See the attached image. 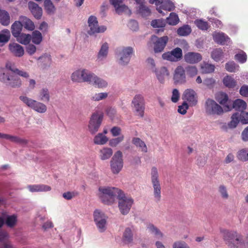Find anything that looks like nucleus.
Returning a JSON list of instances; mask_svg holds the SVG:
<instances>
[{
    "label": "nucleus",
    "mask_w": 248,
    "mask_h": 248,
    "mask_svg": "<svg viewBox=\"0 0 248 248\" xmlns=\"http://www.w3.org/2000/svg\"><path fill=\"white\" fill-rule=\"evenodd\" d=\"M99 198L106 204H111L115 201V197L119 200V208L123 215L127 214L133 203V200L126 197L124 192L118 188L103 187L99 188Z\"/></svg>",
    "instance_id": "obj_1"
},
{
    "label": "nucleus",
    "mask_w": 248,
    "mask_h": 248,
    "mask_svg": "<svg viewBox=\"0 0 248 248\" xmlns=\"http://www.w3.org/2000/svg\"><path fill=\"white\" fill-rule=\"evenodd\" d=\"M151 182L154 189V196L155 201L158 202L161 200V186L159 180L157 169L153 167L151 169Z\"/></svg>",
    "instance_id": "obj_2"
},
{
    "label": "nucleus",
    "mask_w": 248,
    "mask_h": 248,
    "mask_svg": "<svg viewBox=\"0 0 248 248\" xmlns=\"http://www.w3.org/2000/svg\"><path fill=\"white\" fill-rule=\"evenodd\" d=\"M93 74L85 69H78L71 75L72 81L77 82H87L91 83Z\"/></svg>",
    "instance_id": "obj_3"
},
{
    "label": "nucleus",
    "mask_w": 248,
    "mask_h": 248,
    "mask_svg": "<svg viewBox=\"0 0 248 248\" xmlns=\"http://www.w3.org/2000/svg\"><path fill=\"white\" fill-rule=\"evenodd\" d=\"M224 239L228 244H232L234 246L238 247L243 243L242 236L235 231L227 230L221 231Z\"/></svg>",
    "instance_id": "obj_4"
},
{
    "label": "nucleus",
    "mask_w": 248,
    "mask_h": 248,
    "mask_svg": "<svg viewBox=\"0 0 248 248\" xmlns=\"http://www.w3.org/2000/svg\"><path fill=\"white\" fill-rule=\"evenodd\" d=\"M205 111L208 115H221L223 108L213 99L208 98L205 103Z\"/></svg>",
    "instance_id": "obj_5"
},
{
    "label": "nucleus",
    "mask_w": 248,
    "mask_h": 248,
    "mask_svg": "<svg viewBox=\"0 0 248 248\" xmlns=\"http://www.w3.org/2000/svg\"><path fill=\"white\" fill-rule=\"evenodd\" d=\"M131 104L136 114L140 117H143L145 109V100L143 95L141 94L135 95Z\"/></svg>",
    "instance_id": "obj_6"
},
{
    "label": "nucleus",
    "mask_w": 248,
    "mask_h": 248,
    "mask_svg": "<svg viewBox=\"0 0 248 248\" xmlns=\"http://www.w3.org/2000/svg\"><path fill=\"white\" fill-rule=\"evenodd\" d=\"M19 99L29 107L39 113H43L46 111V106L42 103L23 95L20 96Z\"/></svg>",
    "instance_id": "obj_7"
},
{
    "label": "nucleus",
    "mask_w": 248,
    "mask_h": 248,
    "mask_svg": "<svg viewBox=\"0 0 248 248\" xmlns=\"http://www.w3.org/2000/svg\"><path fill=\"white\" fill-rule=\"evenodd\" d=\"M103 118V114L101 112H95L92 115L88 124L89 130L92 134L98 131Z\"/></svg>",
    "instance_id": "obj_8"
},
{
    "label": "nucleus",
    "mask_w": 248,
    "mask_h": 248,
    "mask_svg": "<svg viewBox=\"0 0 248 248\" xmlns=\"http://www.w3.org/2000/svg\"><path fill=\"white\" fill-rule=\"evenodd\" d=\"M151 42L153 45L154 50L155 53L162 52L166 46L169 38L167 36L158 37L155 35H152L151 37Z\"/></svg>",
    "instance_id": "obj_9"
},
{
    "label": "nucleus",
    "mask_w": 248,
    "mask_h": 248,
    "mask_svg": "<svg viewBox=\"0 0 248 248\" xmlns=\"http://www.w3.org/2000/svg\"><path fill=\"white\" fill-rule=\"evenodd\" d=\"M122 153L120 151H117L113 156L110 161L111 170L114 174L118 173L123 167Z\"/></svg>",
    "instance_id": "obj_10"
},
{
    "label": "nucleus",
    "mask_w": 248,
    "mask_h": 248,
    "mask_svg": "<svg viewBox=\"0 0 248 248\" xmlns=\"http://www.w3.org/2000/svg\"><path fill=\"white\" fill-rule=\"evenodd\" d=\"M90 30L88 31V33L90 35H93L94 33L103 32L107 28L104 26H98L97 18L93 16L89 17L88 21Z\"/></svg>",
    "instance_id": "obj_11"
},
{
    "label": "nucleus",
    "mask_w": 248,
    "mask_h": 248,
    "mask_svg": "<svg viewBox=\"0 0 248 248\" xmlns=\"http://www.w3.org/2000/svg\"><path fill=\"white\" fill-rule=\"evenodd\" d=\"M216 100L223 106L225 111H229L232 109V102L229 99L227 94L223 92H219L216 95Z\"/></svg>",
    "instance_id": "obj_12"
},
{
    "label": "nucleus",
    "mask_w": 248,
    "mask_h": 248,
    "mask_svg": "<svg viewBox=\"0 0 248 248\" xmlns=\"http://www.w3.org/2000/svg\"><path fill=\"white\" fill-rule=\"evenodd\" d=\"M94 220L100 232H103L106 229V220L104 214L98 210L94 211Z\"/></svg>",
    "instance_id": "obj_13"
},
{
    "label": "nucleus",
    "mask_w": 248,
    "mask_h": 248,
    "mask_svg": "<svg viewBox=\"0 0 248 248\" xmlns=\"http://www.w3.org/2000/svg\"><path fill=\"white\" fill-rule=\"evenodd\" d=\"M134 52L133 48L131 46L125 47L120 52L119 63L121 65L127 64L130 61L131 55Z\"/></svg>",
    "instance_id": "obj_14"
},
{
    "label": "nucleus",
    "mask_w": 248,
    "mask_h": 248,
    "mask_svg": "<svg viewBox=\"0 0 248 248\" xmlns=\"http://www.w3.org/2000/svg\"><path fill=\"white\" fill-rule=\"evenodd\" d=\"M183 99L187 101L191 106H195L197 103L196 93L192 89H187L185 91Z\"/></svg>",
    "instance_id": "obj_15"
},
{
    "label": "nucleus",
    "mask_w": 248,
    "mask_h": 248,
    "mask_svg": "<svg viewBox=\"0 0 248 248\" xmlns=\"http://www.w3.org/2000/svg\"><path fill=\"white\" fill-rule=\"evenodd\" d=\"M173 79L177 83H183L186 82L185 71L182 66H178L175 69Z\"/></svg>",
    "instance_id": "obj_16"
},
{
    "label": "nucleus",
    "mask_w": 248,
    "mask_h": 248,
    "mask_svg": "<svg viewBox=\"0 0 248 248\" xmlns=\"http://www.w3.org/2000/svg\"><path fill=\"white\" fill-rule=\"evenodd\" d=\"M202 59L201 54L193 52H189L184 55L186 62L190 64H194L200 62Z\"/></svg>",
    "instance_id": "obj_17"
},
{
    "label": "nucleus",
    "mask_w": 248,
    "mask_h": 248,
    "mask_svg": "<svg viewBox=\"0 0 248 248\" xmlns=\"http://www.w3.org/2000/svg\"><path fill=\"white\" fill-rule=\"evenodd\" d=\"M9 49L11 53L16 57H21L24 54V49L22 46L16 43L9 44Z\"/></svg>",
    "instance_id": "obj_18"
},
{
    "label": "nucleus",
    "mask_w": 248,
    "mask_h": 248,
    "mask_svg": "<svg viewBox=\"0 0 248 248\" xmlns=\"http://www.w3.org/2000/svg\"><path fill=\"white\" fill-rule=\"evenodd\" d=\"M28 6L34 17L37 19H40L43 13L42 8L39 7L37 3L32 1L29 2Z\"/></svg>",
    "instance_id": "obj_19"
},
{
    "label": "nucleus",
    "mask_w": 248,
    "mask_h": 248,
    "mask_svg": "<svg viewBox=\"0 0 248 248\" xmlns=\"http://www.w3.org/2000/svg\"><path fill=\"white\" fill-rule=\"evenodd\" d=\"M6 85L12 88H18L22 85V81L17 76L13 74L9 76Z\"/></svg>",
    "instance_id": "obj_20"
},
{
    "label": "nucleus",
    "mask_w": 248,
    "mask_h": 248,
    "mask_svg": "<svg viewBox=\"0 0 248 248\" xmlns=\"http://www.w3.org/2000/svg\"><path fill=\"white\" fill-rule=\"evenodd\" d=\"M124 0H110L111 4L114 7L115 11L118 14H121L126 11L128 7L123 4Z\"/></svg>",
    "instance_id": "obj_21"
},
{
    "label": "nucleus",
    "mask_w": 248,
    "mask_h": 248,
    "mask_svg": "<svg viewBox=\"0 0 248 248\" xmlns=\"http://www.w3.org/2000/svg\"><path fill=\"white\" fill-rule=\"evenodd\" d=\"M213 38L217 43L224 45L230 40V38L223 32L215 33L213 34Z\"/></svg>",
    "instance_id": "obj_22"
},
{
    "label": "nucleus",
    "mask_w": 248,
    "mask_h": 248,
    "mask_svg": "<svg viewBox=\"0 0 248 248\" xmlns=\"http://www.w3.org/2000/svg\"><path fill=\"white\" fill-rule=\"evenodd\" d=\"M27 187L30 191L31 192H46L50 191L51 189L50 186L43 184L29 185Z\"/></svg>",
    "instance_id": "obj_23"
},
{
    "label": "nucleus",
    "mask_w": 248,
    "mask_h": 248,
    "mask_svg": "<svg viewBox=\"0 0 248 248\" xmlns=\"http://www.w3.org/2000/svg\"><path fill=\"white\" fill-rule=\"evenodd\" d=\"M175 7L174 3L170 0H162L161 6L159 8H157L156 9L159 13L164 15V14H163V12L161 9L168 11H171L174 10Z\"/></svg>",
    "instance_id": "obj_24"
},
{
    "label": "nucleus",
    "mask_w": 248,
    "mask_h": 248,
    "mask_svg": "<svg viewBox=\"0 0 248 248\" xmlns=\"http://www.w3.org/2000/svg\"><path fill=\"white\" fill-rule=\"evenodd\" d=\"M19 20L22 24V27L29 31H33L35 26L33 22L29 18L25 16H20Z\"/></svg>",
    "instance_id": "obj_25"
},
{
    "label": "nucleus",
    "mask_w": 248,
    "mask_h": 248,
    "mask_svg": "<svg viewBox=\"0 0 248 248\" xmlns=\"http://www.w3.org/2000/svg\"><path fill=\"white\" fill-rule=\"evenodd\" d=\"M22 26L20 21H16L11 26V32L13 36L17 38L21 33L22 30Z\"/></svg>",
    "instance_id": "obj_26"
},
{
    "label": "nucleus",
    "mask_w": 248,
    "mask_h": 248,
    "mask_svg": "<svg viewBox=\"0 0 248 248\" xmlns=\"http://www.w3.org/2000/svg\"><path fill=\"white\" fill-rule=\"evenodd\" d=\"M151 25L153 28H160V29L155 30V32L158 33L160 31H164V28L166 25V22L162 19H154L151 21Z\"/></svg>",
    "instance_id": "obj_27"
},
{
    "label": "nucleus",
    "mask_w": 248,
    "mask_h": 248,
    "mask_svg": "<svg viewBox=\"0 0 248 248\" xmlns=\"http://www.w3.org/2000/svg\"><path fill=\"white\" fill-rule=\"evenodd\" d=\"M154 72L155 73L157 79L161 83L164 81L165 77L169 75V72L165 67H162L157 70L155 69Z\"/></svg>",
    "instance_id": "obj_28"
},
{
    "label": "nucleus",
    "mask_w": 248,
    "mask_h": 248,
    "mask_svg": "<svg viewBox=\"0 0 248 248\" xmlns=\"http://www.w3.org/2000/svg\"><path fill=\"white\" fill-rule=\"evenodd\" d=\"M137 2L140 4L138 9L139 13L143 17H146L151 14V11L148 7L144 5V2L140 0H137Z\"/></svg>",
    "instance_id": "obj_29"
},
{
    "label": "nucleus",
    "mask_w": 248,
    "mask_h": 248,
    "mask_svg": "<svg viewBox=\"0 0 248 248\" xmlns=\"http://www.w3.org/2000/svg\"><path fill=\"white\" fill-rule=\"evenodd\" d=\"M0 23L4 26H7L10 23V15L5 10H0Z\"/></svg>",
    "instance_id": "obj_30"
},
{
    "label": "nucleus",
    "mask_w": 248,
    "mask_h": 248,
    "mask_svg": "<svg viewBox=\"0 0 248 248\" xmlns=\"http://www.w3.org/2000/svg\"><path fill=\"white\" fill-rule=\"evenodd\" d=\"M113 154L111 148L104 147L99 151V157L101 160H104L109 158Z\"/></svg>",
    "instance_id": "obj_31"
},
{
    "label": "nucleus",
    "mask_w": 248,
    "mask_h": 248,
    "mask_svg": "<svg viewBox=\"0 0 248 248\" xmlns=\"http://www.w3.org/2000/svg\"><path fill=\"white\" fill-rule=\"evenodd\" d=\"M232 108H234L235 110L243 112L247 108L246 103L241 99L235 100L232 104Z\"/></svg>",
    "instance_id": "obj_32"
},
{
    "label": "nucleus",
    "mask_w": 248,
    "mask_h": 248,
    "mask_svg": "<svg viewBox=\"0 0 248 248\" xmlns=\"http://www.w3.org/2000/svg\"><path fill=\"white\" fill-rule=\"evenodd\" d=\"M31 40L35 45L40 44L43 40L42 33L37 30L33 31L31 35Z\"/></svg>",
    "instance_id": "obj_33"
},
{
    "label": "nucleus",
    "mask_w": 248,
    "mask_h": 248,
    "mask_svg": "<svg viewBox=\"0 0 248 248\" xmlns=\"http://www.w3.org/2000/svg\"><path fill=\"white\" fill-rule=\"evenodd\" d=\"M133 233L132 230L129 228H126L123 233V241L125 244H129L133 241Z\"/></svg>",
    "instance_id": "obj_34"
},
{
    "label": "nucleus",
    "mask_w": 248,
    "mask_h": 248,
    "mask_svg": "<svg viewBox=\"0 0 248 248\" xmlns=\"http://www.w3.org/2000/svg\"><path fill=\"white\" fill-rule=\"evenodd\" d=\"M108 138L103 133H98L93 139V142L97 145L105 144L108 141Z\"/></svg>",
    "instance_id": "obj_35"
},
{
    "label": "nucleus",
    "mask_w": 248,
    "mask_h": 248,
    "mask_svg": "<svg viewBox=\"0 0 248 248\" xmlns=\"http://www.w3.org/2000/svg\"><path fill=\"white\" fill-rule=\"evenodd\" d=\"M132 142L136 147H140L142 152L144 153L147 152L148 149L145 143L139 138H133Z\"/></svg>",
    "instance_id": "obj_36"
},
{
    "label": "nucleus",
    "mask_w": 248,
    "mask_h": 248,
    "mask_svg": "<svg viewBox=\"0 0 248 248\" xmlns=\"http://www.w3.org/2000/svg\"><path fill=\"white\" fill-rule=\"evenodd\" d=\"M91 83H93L94 85L98 88L105 87L108 85V83L105 80L97 77L94 74Z\"/></svg>",
    "instance_id": "obj_37"
},
{
    "label": "nucleus",
    "mask_w": 248,
    "mask_h": 248,
    "mask_svg": "<svg viewBox=\"0 0 248 248\" xmlns=\"http://www.w3.org/2000/svg\"><path fill=\"white\" fill-rule=\"evenodd\" d=\"M6 66L7 69H9L14 74H16L19 76L25 78H28L30 77L29 74L24 70H20L17 68H13L11 65L9 64H6Z\"/></svg>",
    "instance_id": "obj_38"
},
{
    "label": "nucleus",
    "mask_w": 248,
    "mask_h": 248,
    "mask_svg": "<svg viewBox=\"0 0 248 248\" xmlns=\"http://www.w3.org/2000/svg\"><path fill=\"white\" fill-rule=\"evenodd\" d=\"M239 116V112H236L232 115L231 121L228 124V126L230 128H234L237 126L239 122H240Z\"/></svg>",
    "instance_id": "obj_39"
},
{
    "label": "nucleus",
    "mask_w": 248,
    "mask_h": 248,
    "mask_svg": "<svg viewBox=\"0 0 248 248\" xmlns=\"http://www.w3.org/2000/svg\"><path fill=\"white\" fill-rule=\"evenodd\" d=\"M11 37V33L9 30L4 29L0 31V43H7Z\"/></svg>",
    "instance_id": "obj_40"
},
{
    "label": "nucleus",
    "mask_w": 248,
    "mask_h": 248,
    "mask_svg": "<svg viewBox=\"0 0 248 248\" xmlns=\"http://www.w3.org/2000/svg\"><path fill=\"white\" fill-rule=\"evenodd\" d=\"M224 85L229 88H232L236 86V81L232 77L227 76L224 78L223 79Z\"/></svg>",
    "instance_id": "obj_41"
},
{
    "label": "nucleus",
    "mask_w": 248,
    "mask_h": 248,
    "mask_svg": "<svg viewBox=\"0 0 248 248\" xmlns=\"http://www.w3.org/2000/svg\"><path fill=\"white\" fill-rule=\"evenodd\" d=\"M191 32V29L188 25H185L179 28L177 32L180 36H185L189 35Z\"/></svg>",
    "instance_id": "obj_42"
},
{
    "label": "nucleus",
    "mask_w": 248,
    "mask_h": 248,
    "mask_svg": "<svg viewBox=\"0 0 248 248\" xmlns=\"http://www.w3.org/2000/svg\"><path fill=\"white\" fill-rule=\"evenodd\" d=\"M44 8L48 14H53L56 10L53 3L50 0H45L44 1Z\"/></svg>",
    "instance_id": "obj_43"
},
{
    "label": "nucleus",
    "mask_w": 248,
    "mask_h": 248,
    "mask_svg": "<svg viewBox=\"0 0 248 248\" xmlns=\"http://www.w3.org/2000/svg\"><path fill=\"white\" fill-rule=\"evenodd\" d=\"M18 41L21 44L27 45L31 42V34L20 33L17 38Z\"/></svg>",
    "instance_id": "obj_44"
},
{
    "label": "nucleus",
    "mask_w": 248,
    "mask_h": 248,
    "mask_svg": "<svg viewBox=\"0 0 248 248\" xmlns=\"http://www.w3.org/2000/svg\"><path fill=\"white\" fill-rule=\"evenodd\" d=\"M108 43H105L102 45L100 51L98 54V58L102 60L104 58H106L108 55Z\"/></svg>",
    "instance_id": "obj_45"
},
{
    "label": "nucleus",
    "mask_w": 248,
    "mask_h": 248,
    "mask_svg": "<svg viewBox=\"0 0 248 248\" xmlns=\"http://www.w3.org/2000/svg\"><path fill=\"white\" fill-rule=\"evenodd\" d=\"M215 68L214 65L208 63L204 62L201 65V70L203 73H212L214 71Z\"/></svg>",
    "instance_id": "obj_46"
},
{
    "label": "nucleus",
    "mask_w": 248,
    "mask_h": 248,
    "mask_svg": "<svg viewBox=\"0 0 248 248\" xmlns=\"http://www.w3.org/2000/svg\"><path fill=\"white\" fill-rule=\"evenodd\" d=\"M194 23L199 29L203 31H206L210 27L208 23L202 19H197L194 21Z\"/></svg>",
    "instance_id": "obj_47"
},
{
    "label": "nucleus",
    "mask_w": 248,
    "mask_h": 248,
    "mask_svg": "<svg viewBox=\"0 0 248 248\" xmlns=\"http://www.w3.org/2000/svg\"><path fill=\"white\" fill-rule=\"evenodd\" d=\"M179 21L178 15L175 13H171L167 18V23L170 25H176Z\"/></svg>",
    "instance_id": "obj_48"
},
{
    "label": "nucleus",
    "mask_w": 248,
    "mask_h": 248,
    "mask_svg": "<svg viewBox=\"0 0 248 248\" xmlns=\"http://www.w3.org/2000/svg\"><path fill=\"white\" fill-rule=\"evenodd\" d=\"M222 56L223 52L220 48L214 49L211 53L212 58L216 62L220 61Z\"/></svg>",
    "instance_id": "obj_49"
},
{
    "label": "nucleus",
    "mask_w": 248,
    "mask_h": 248,
    "mask_svg": "<svg viewBox=\"0 0 248 248\" xmlns=\"http://www.w3.org/2000/svg\"><path fill=\"white\" fill-rule=\"evenodd\" d=\"M238 68L239 66L232 61L228 62L225 64V69L230 72H235Z\"/></svg>",
    "instance_id": "obj_50"
},
{
    "label": "nucleus",
    "mask_w": 248,
    "mask_h": 248,
    "mask_svg": "<svg viewBox=\"0 0 248 248\" xmlns=\"http://www.w3.org/2000/svg\"><path fill=\"white\" fill-rule=\"evenodd\" d=\"M170 52L172 54V56L173 57V58H174L176 62L178 61V60L182 58L183 53L182 50L180 48L176 47L172 50Z\"/></svg>",
    "instance_id": "obj_51"
},
{
    "label": "nucleus",
    "mask_w": 248,
    "mask_h": 248,
    "mask_svg": "<svg viewBox=\"0 0 248 248\" xmlns=\"http://www.w3.org/2000/svg\"><path fill=\"white\" fill-rule=\"evenodd\" d=\"M50 96L48 91L47 89L44 88L40 92V99L43 101L48 102Z\"/></svg>",
    "instance_id": "obj_52"
},
{
    "label": "nucleus",
    "mask_w": 248,
    "mask_h": 248,
    "mask_svg": "<svg viewBox=\"0 0 248 248\" xmlns=\"http://www.w3.org/2000/svg\"><path fill=\"white\" fill-rule=\"evenodd\" d=\"M124 140V136L122 135L119 137L112 139L109 141V145L111 147H116Z\"/></svg>",
    "instance_id": "obj_53"
},
{
    "label": "nucleus",
    "mask_w": 248,
    "mask_h": 248,
    "mask_svg": "<svg viewBox=\"0 0 248 248\" xmlns=\"http://www.w3.org/2000/svg\"><path fill=\"white\" fill-rule=\"evenodd\" d=\"M147 228L151 232L154 233L156 236L158 237H162L163 236V234L154 225L152 224L148 225Z\"/></svg>",
    "instance_id": "obj_54"
},
{
    "label": "nucleus",
    "mask_w": 248,
    "mask_h": 248,
    "mask_svg": "<svg viewBox=\"0 0 248 248\" xmlns=\"http://www.w3.org/2000/svg\"><path fill=\"white\" fill-rule=\"evenodd\" d=\"M187 75L190 77L195 76L198 73V70L195 66H188L186 67Z\"/></svg>",
    "instance_id": "obj_55"
},
{
    "label": "nucleus",
    "mask_w": 248,
    "mask_h": 248,
    "mask_svg": "<svg viewBox=\"0 0 248 248\" xmlns=\"http://www.w3.org/2000/svg\"><path fill=\"white\" fill-rule=\"evenodd\" d=\"M10 75L6 72L3 68H0V81L6 84Z\"/></svg>",
    "instance_id": "obj_56"
},
{
    "label": "nucleus",
    "mask_w": 248,
    "mask_h": 248,
    "mask_svg": "<svg viewBox=\"0 0 248 248\" xmlns=\"http://www.w3.org/2000/svg\"><path fill=\"white\" fill-rule=\"evenodd\" d=\"M16 217L15 215L8 216L6 220V225L10 227H13L16 222Z\"/></svg>",
    "instance_id": "obj_57"
},
{
    "label": "nucleus",
    "mask_w": 248,
    "mask_h": 248,
    "mask_svg": "<svg viewBox=\"0 0 248 248\" xmlns=\"http://www.w3.org/2000/svg\"><path fill=\"white\" fill-rule=\"evenodd\" d=\"M234 59L241 63L245 62L247 61V56L244 52L241 53L236 54L234 56Z\"/></svg>",
    "instance_id": "obj_58"
},
{
    "label": "nucleus",
    "mask_w": 248,
    "mask_h": 248,
    "mask_svg": "<svg viewBox=\"0 0 248 248\" xmlns=\"http://www.w3.org/2000/svg\"><path fill=\"white\" fill-rule=\"evenodd\" d=\"M218 191L222 198L227 199L229 198V194L227 188L224 185H220L218 187Z\"/></svg>",
    "instance_id": "obj_59"
},
{
    "label": "nucleus",
    "mask_w": 248,
    "mask_h": 248,
    "mask_svg": "<svg viewBox=\"0 0 248 248\" xmlns=\"http://www.w3.org/2000/svg\"><path fill=\"white\" fill-rule=\"evenodd\" d=\"M108 96V93H95L92 97V99L93 101H100L103 99L107 98Z\"/></svg>",
    "instance_id": "obj_60"
},
{
    "label": "nucleus",
    "mask_w": 248,
    "mask_h": 248,
    "mask_svg": "<svg viewBox=\"0 0 248 248\" xmlns=\"http://www.w3.org/2000/svg\"><path fill=\"white\" fill-rule=\"evenodd\" d=\"M239 117L240 119V122L243 124H248V113L244 112H239Z\"/></svg>",
    "instance_id": "obj_61"
},
{
    "label": "nucleus",
    "mask_w": 248,
    "mask_h": 248,
    "mask_svg": "<svg viewBox=\"0 0 248 248\" xmlns=\"http://www.w3.org/2000/svg\"><path fill=\"white\" fill-rule=\"evenodd\" d=\"M26 46V52L30 55H32L36 51V47L33 44H28Z\"/></svg>",
    "instance_id": "obj_62"
},
{
    "label": "nucleus",
    "mask_w": 248,
    "mask_h": 248,
    "mask_svg": "<svg viewBox=\"0 0 248 248\" xmlns=\"http://www.w3.org/2000/svg\"><path fill=\"white\" fill-rule=\"evenodd\" d=\"M11 141L21 144H26L27 143V140H26L21 139L19 137L15 136H12Z\"/></svg>",
    "instance_id": "obj_63"
},
{
    "label": "nucleus",
    "mask_w": 248,
    "mask_h": 248,
    "mask_svg": "<svg viewBox=\"0 0 248 248\" xmlns=\"http://www.w3.org/2000/svg\"><path fill=\"white\" fill-rule=\"evenodd\" d=\"M78 192H64L62 194L63 197L67 200H71L73 198L78 196Z\"/></svg>",
    "instance_id": "obj_64"
}]
</instances>
